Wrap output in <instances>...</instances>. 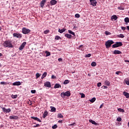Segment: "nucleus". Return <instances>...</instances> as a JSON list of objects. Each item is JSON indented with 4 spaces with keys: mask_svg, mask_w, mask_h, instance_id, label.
<instances>
[{
    "mask_svg": "<svg viewBox=\"0 0 129 129\" xmlns=\"http://www.w3.org/2000/svg\"><path fill=\"white\" fill-rule=\"evenodd\" d=\"M3 46L6 48H13L14 45L12 44V42L10 40H6L3 43Z\"/></svg>",
    "mask_w": 129,
    "mask_h": 129,
    "instance_id": "1",
    "label": "nucleus"
},
{
    "mask_svg": "<svg viewBox=\"0 0 129 129\" xmlns=\"http://www.w3.org/2000/svg\"><path fill=\"white\" fill-rule=\"evenodd\" d=\"M112 44H114V42L111 40H109L107 41L105 43L106 48L107 49H109L110 48V46L112 45Z\"/></svg>",
    "mask_w": 129,
    "mask_h": 129,
    "instance_id": "2",
    "label": "nucleus"
},
{
    "mask_svg": "<svg viewBox=\"0 0 129 129\" xmlns=\"http://www.w3.org/2000/svg\"><path fill=\"white\" fill-rule=\"evenodd\" d=\"M70 95H71V93L69 91H67L64 93L62 92L60 94V96L61 97H65V96L69 97V96H70Z\"/></svg>",
    "mask_w": 129,
    "mask_h": 129,
    "instance_id": "3",
    "label": "nucleus"
},
{
    "mask_svg": "<svg viewBox=\"0 0 129 129\" xmlns=\"http://www.w3.org/2000/svg\"><path fill=\"white\" fill-rule=\"evenodd\" d=\"M122 46V43L121 42H116L115 44L112 45V48H117L118 47H121Z\"/></svg>",
    "mask_w": 129,
    "mask_h": 129,
    "instance_id": "4",
    "label": "nucleus"
},
{
    "mask_svg": "<svg viewBox=\"0 0 129 129\" xmlns=\"http://www.w3.org/2000/svg\"><path fill=\"white\" fill-rule=\"evenodd\" d=\"M30 32H31V30L29 29H27L25 27L22 28L23 34H24L25 35H26L27 34H29Z\"/></svg>",
    "mask_w": 129,
    "mask_h": 129,
    "instance_id": "5",
    "label": "nucleus"
},
{
    "mask_svg": "<svg viewBox=\"0 0 129 129\" xmlns=\"http://www.w3.org/2000/svg\"><path fill=\"white\" fill-rule=\"evenodd\" d=\"M13 37L20 39L22 38V35L21 33H13Z\"/></svg>",
    "mask_w": 129,
    "mask_h": 129,
    "instance_id": "6",
    "label": "nucleus"
},
{
    "mask_svg": "<svg viewBox=\"0 0 129 129\" xmlns=\"http://www.w3.org/2000/svg\"><path fill=\"white\" fill-rule=\"evenodd\" d=\"M90 2L91 3V6H93V7H96V5L97 4V2H96V0H90Z\"/></svg>",
    "mask_w": 129,
    "mask_h": 129,
    "instance_id": "7",
    "label": "nucleus"
},
{
    "mask_svg": "<svg viewBox=\"0 0 129 129\" xmlns=\"http://www.w3.org/2000/svg\"><path fill=\"white\" fill-rule=\"evenodd\" d=\"M2 110L4 112H6V113H9L11 111V108L7 109L5 107L2 108Z\"/></svg>",
    "mask_w": 129,
    "mask_h": 129,
    "instance_id": "8",
    "label": "nucleus"
},
{
    "mask_svg": "<svg viewBox=\"0 0 129 129\" xmlns=\"http://www.w3.org/2000/svg\"><path fill=\"white\" fill-rule=\"evenodd\" d=\"M26 44H27V42H24L19 47V49L20 50H23L24 48H25V46H26Z\"/></svg>",
    "mask_w": 129,
    "mask_h": 129,
    "instance_id": "9",
    "label": "nucleus"
},
{
    "mask_svg": "<svg viewBox=\"0 0 129 129\" xmlns=\"http://www.w3.org/2000/svg\"><path fill=\"white\" fill-rule=\"evenodd\" d=\"M44 86L49 88L51 87V83H50V82H46L44 83Z\"/></svg>",
    "mask_w": 129,
    "mask_h": 129,
    "instance_id": "10",
    "label": "nucleus"
},
{
    "mask_svg": "<svg viewBox=\"0 0 129 129\" xmlns=\"http://www.w3.org/2000/svg\"><path fill=\"white\" fill-rule=\"evenodd\" d=\"M31 118H32V119H34V120H37V121H39V122H41V121H42L41 119H39V118L37 117L31 116Z\"/></svg>",
    "mask_w": 129,
    "mask_h": 129,
    "instance_id": "11",
    "label": "nucleus"
},
{
    "mask_svg": "<svg viewBox=\"0 0 129 129\" xmlns=\"http://www.w3.org/2000/svg\"><path fill=\"white\" fill-rule=\"evenodd\" d=\"M13 86H19L21 85V82H16L13 83Z\"/></svg>",
    "mask_w": 129,
    "mask_h": 129,
    "instance_id": "12",
    "label": "nucleus"
},
{
    "mask_svg": "<svg viewBox=\"0 0 129 129\" xmlns=\"http://www.w3.org/2000/svg\"><path fill=\"white\" fill-rule=\"evenodd\" d=\"M45 4H46V0H42L40 3L41 8H43Z\"/></svg>",
    "mask_w": 129,
    "mask_h": 129,
    "instance_id": "13",
    "label": "nucleus"
},
{
    "mask_svg": "<svg viewBox=\"0 0 129 129\" xmlns=\"http://www.w3.org/2000/svg\"><path fill=\"white\" fill-rule=\"evenodd\" d=\"M51 6H54L57 4V1L56 0H51L50 1Z\"/></svg>",
    "mask_w": 129,
    "mask_h": 129,
    "instance_id": "14",
    "label": "nucleus"
},
{
    "mask_svg": "<svg viewBox=\"0 0 129 129\" xmlns=\"http://www.w3.org/2000/svg\"><path fill=\"white\" fill-rule=\"evenodd\" d=\"M65 31H66V28H62V29H58V33H60V34H62V33H64V32H65Z\"/></svg>",
    "mask_w": 129,
    "mask_h": 129,
    "instance_id": "15",
    "label": "nucleus"
},
{
    "mask_svg": "<svg viewBox=\"0 0 129 129\" xmlns=\"http://www.w3.org/2000/svg\"><path fill=\"white\" fill-rule=\"evenodd\" d=\"M10 119H18L19 118V117L17 116H10Z\"/></svg>",
    "mask_w": 129,
    "mask_h": 129,
    "instance_id": "16",
    "label": "nucleus"
},
{
    "mask_svg": "<svg viewBox=\"0 0 129 129\" xmlns=\"http://www.w3.org/2000/svg\"><path fill=\"white\" fill-rule=\"evenodd\" d=\"M89 122H91V123H92V124H94L95 125H97V123H96V122H95V121H94L92 119H90Z\"/></svg>",
    "mask_w": 129,
    "mask_h": 129,
    "instance_id": "17",
    "label": "nucleus"
},
{
    "mask_svg": "<svg viewBox=\"0 0 129 129\" xmlns=\"http://www.w3.org/2000/svg\"><path fill=\"white\" fill-rule=\"evenodd\" d=\"M123 95L125 96L126 98H129V93L126 92H123Z\"/></svg>",
    "mask_w": 129,
    "mask_h": 129,
    "instance_id": "18",
    "label": "nucleus"
},
{
    "mask_svg": "<svg viewBox=\"0 0 129 129\" xmlns=\"http://www.w3.org/2000/svg\"><path fill=\"white\" fill-rule=\"evenodd\" d=\"M64 36L68 38V39H71V38H72V35H71V34H69L68 33H67L64 35Z\"/></svg>",
    "mask_w": 129,
    "mask_h": 129,
    "instance_id": "19",
    "label": "nucleus"
},
{
    "mask_svg": "<svg viewBox=\"0 0 129 129\" xmlns=\"http://www.w3.org/2000/svg\"><path fill=\"white\" fill-rule=\"evenodd\" d=\"M48 115V112L46 110L44 111V112L43 113V118H45L46 117V116H47Z\"/></svg>",
    "mask_w": 129,
    "mask_h": 129,
    "instance_id": "20",
    "label": "nucleus"
},
{
    "mask_svg": "<svg viewBox=\"0 0 129 129\" xmlns=\"http://www.w3.org/2000/svg\"><path fill=\"white\" fill-rule=\"evenodd\" d=\"M59 87H60V88H61V85H60L59 84H55L54 85V88H59Z\"/></svg>",
    "mask_w": 129,
    "mask_h": 129,
    "instance_id": "21",
    "label": "nucleus"
},
{
    "mask_svg": "<svg viewBox=\"0 0 129 129\" xmlns=\"http://www.w3.org/2000/svg\"><path fill=\"white\" fill-rule=\"evenodd\" d=\"M114 54H121V51H119V50H115L113 52Z\"/></svg>",
    "mask_w": 129,
    "mask_h": 129,
    "instance_id": "22",
    "label": "nucleus"
},
{
    "mask_svg": "<svg viewBox=\"0 0 129 129\" xmlns=\"http://www.w3.org/2000/svg\"><path fill=\"white\" fill-rule=\"evenodd\" d=\"M47 76V72H44L41 77V79H44V78H45V77H46Z\"/></svg>",
    "mask_w": 129,
    "mask_h": 129,
    "instance_id": "23",
    "label": "nucleus"
},
{
    "mask_svg": "<svg viewBox=\"0 0 129 129\" xmlns=\"http://www.w3.org/2000/svg\"><path fill=\"white\" fill-rule=\"evenodd\" d=\"M112 20H114V21H116L117 20V17L116 15H113L111 17Z\"/></svg>",
    "mask_w": 129,
    "mask_h": 129,
    "instance_id": "24",
    "label": "nucleus"
},
{
    "mask_svg": "<svg viewBox=\"0 0 129 129\" xmlns=\"http://www.w3.org/2000/svg\"><path fill=\"white\" fill-rule=\"evenodd\" d=\"M105 85H107L108 86H109L110 85V82L109 81L106 80L105 81Z\"/></svg>",
    "mask_w": 129,
    "mask_h": 129,
    "instance_id": "25",
    "label": "nucleus"
},
{
    "mask_svg": "<svg viewBox=\"0 0 129 129\" xmlns=\"http://www.w3.org/2000/svg\"><path fill=\"white\" fill-rule=\"evenodd\" d=\"M95 100H96V98L95 97H93L91 100H89V101H90V102H92V103H93V102H94Z\"/></svg>",
    "mask_w": 129,
    "mask_h": 129,
    "instance_id": "26",
    "label": "nucleus"
},
{
    "mask_svg": "<svg viewBox=\"0 0 129 129\" xmlns=\"http://www.w3.org/2000/svg\"><path fill=\"white\" fill-rule=\"evenodd\" d=\"M45 53L46 54V57H48V56H50V55H51V53L48 51H45Z\"/></svg>",
    "mask_w": 129,
    "mask_h": 129,
    "instance_id": "27",
    "label": "nucleus"
},
{
    "mask_svg": "<svg viewBox=\"0 0 129 129\" xmlns=\"http://www.w3.org/2000/svg\"><path fill=\"white\" fill-rule=\"evenodd\" d=\"M0 84H2V85H7V84H10V83L6 82H1Z\"/></svg>",
    "mask_w": 129,
    "mask_h": 129,
    "instance_id": "28",
    "label": "nucleus"
},
{
    "mask_svg": "<svg viewBox=\"0 0 129 129\" xmlns=\"http://www.w3.org/2000/svg\"><path fill=\"white\" fill-rule=\"evenodd\" d=\"M115 74L117 75H120V76H121V74H122V73L121 71H117L115 72Z\"/></svg>",
    "mask_w": 129,
    "mask_h": 129,
    "instance_id": "29",
    "label": "nucleus"
},
{
    "mask_svg": "<svg viewBox=\"0 0 129 129\" xmlns=\"http://www.w3.org/2000/svg\"><path fill=\"white\" fill-rule=\"evenodd\" d=\"M117 37L118 38H124V35H123V34H119L118 35H117Z\"/></svg>",
    "mask_w": 129,
    "mask_h": 129,
    "instance_id": "30",
    "label": "nucleus"
},
{
    "mask_svg": "<svg viewBox=\"0 0 129 129\" xmlns=\"http://www.w3.org/2000/svg\"><path fill=\"white\" fill-rule=\"evenodd\" d=\"M50 111L51 112H55V111H56V108L55 107H52V108H51V110H50Z\"/></svg>",
    "mask_w": 129,
    "mask_h": 129,
    "instance_id": "31",
    "label": "nucleus"
},
{
    "mask_svg": "<svg viewBox=\"0 0 129 129\" xmlns=\"http://www.w3.org/2000/svg\"><path fill=\"white\" fill-rule=\"evenodd\" d=\"M68 32L69 34H71V35H73V36H75V33L73 32L72 31L68 30Z\"/></svg>",
    "mask_w": 129,
    "mask_h": 129,
    "instance_id": "32",
    "label": "nucleus"
},
{
    "mask_svg": "<svg viewBox=\"0 0 129 129\" xmlns=\"http://www.w3.org/2000/svg\"><path fill=\"white\" fill-rule=\"evenodd\" d=\"M69 82H70V81H69V80H66L63 82V84H68V83H69Z\"/></svg>",
    "mask_w": 129,
    "mask_h": 129,
    "instance_id": "33",
    "label": "nucleus"
},
{
    "mask_svg": "<svg viewBox=\"0 0 129 129\" xmlns=\"http://www.w3.org/2000/svg\"><path fill=\"white\" fill-rule=\"evenodd\" d=\"M124 81H125L126 84H127V85H129V80H128V79H125L124 80Z\"/></svg>",
    "mask_w": 129,
    "mask_h": 129,
    "instance_id": "34",
    "label": "nucleus"
},
{
    "mask_svg": "<svg viewBox=\"0 0 129 129\" xmlns=\"http://www.w3.org/2000/svg\"><path fill=\"white\" fill-rule=\"evenodd\" d=\"M91 66H92V67H95V66H96V62L93 61L91 63Z\"/></svg>",
    "mask_w": 129,
    "mask_h": 129,
    "instance_id": "35",
    "label": "nucleus"
},
{
    "mask_svg": "<svg viewBox=\"0 0 129 129\" xmlns=\"http://www.w3.org/2000/svg\"><path fill=\"white\" fill-rule=\"evenodd\" d=\"M79 50H81L82 51H84V48H83V45H80L79 47Z\"/></svg>",
    "mask_w": 129,
    "mask_h": 129,
    "instance_id": "36",
    "label": "nucleus"
},
{
    "mask_svg": "<svg viewBox=\"0 0 129 129\" xmlns=\"http://www.w3.org/2000/svg\"><path fill=\"white\" fill-rule=\"evenodd\" d=\"M124 22L125 23H129V18L128 17H126L125 19H124Z\"/></svg>",
    "mask_w": 129,
    "mask_h": 129,
    "instance_id": "37",
    "label": "nucleus"
},
{
    "mask_svg": "<svg viewBox=\"0 0 129 129\" xmlns=\"http://www.w3.org/2000/svg\"><path fill=\"white\" fill-rule=\"evenodd\" d=\"M105 35H106V36H108V35H111V33L107 31H106L105 32Z\"/></svg>",
    "mask_w": 129,
    "mask_h": 129,
    "instance_id": "38",
    "label": "nucleus"
},
{
    "mask_svg": "<svg viewBox=\"0 0 129 129\" xmlns=\"http://www.w3.org/2000/svg\"><path fill=\"white\" fill-rule=\"evenodd\" d=\"M118 111H119V112H124V110L121 108H118Z\"/></svg>",
    "mask_w": 129,
    "mask_h": 129,
    "instance_id": "39",
    "label": "nucleus"
},
{
    "mask_svg": "<svg viewBox=\"0 0 129 129\" xmlns=\"http://www.w3.org/2000/svg\"><path fill=\"white\" fill-rule=\"evenodd\" d=\"M54 39H55V40H60V39H61V37H60V36H59L56 35V36H55Z\"/></svg>",
    "mask_w": 129,
    "mask_h": 129,
    "instance_id": "40",
    "label": "nucleus"
},
{
    "mask_svg": "<svg viewBox=\"0 0 129 129\" xmlns=\"http://www.w3.org/2000/svg\"><path fill=\"white\" fill-rule=\"evenodd\" d=\"M49 32H50V30H46L44 31V34H45V35H47V34H48V33H49Z\"/></svg>",
    "mask_w": 129,
    "mask_h": 129,
    "instance_id": "41",
    "label": "nucleus"
},
{
    "mask_svg": "<svg viewBox=\"0 0 129 129\" xmlns=\"http://www.w3.org/2000/svg\"><path fill=\"white\" fill-rule=\"evenodd\" d=\"M11 97L12 98H17V97H18V95H11Z\"/></svg>",
    "mask_w": 129,
    "mask_h": 129,
    "instance_id": "42",
    "label": "nucleus"
},
{
    "mask_svg": "<svg viewBox=\"0 0 129 129\" xmlns=\"http://www.w3.org/2000/svg\"><path fill=\"white\" fill-rule=\"evenodd\" d=\"M40 76H41V75H40V74L37 73V74H36V79H38V78L39 77H40Z\"/></svg>",
    "mask_w": 129,
    "mask_h": 129,
    "instance_id": "43",
    "label": "nucleus"
},
{
    "mask_svg": "<svg viewBox=\"0 0 129 129\" xmlns=\"http://www.w3.org/2000/svg\"><path fill=\"white\" fill-rule=\"evenodd\" d=\"M57 116L60 118H63V115L62 114H58Z\"/></svg>",
    "mask_w": 129,
    "mask_h": 129,
    "instance_id": "44",
    "label": "nucleus"
},
{
    "mask_svg": "<svg viewBox=\"0 0 129 129\" xmlns=\"http://www.w3.org/2000/svg\"><path fill=\"white\" fill-rule=\"evenodd\" d=\"M85 57H86L87 58H89V57H91V54L89 53V54L86 55Z\"/></svg>",
    "mask_w": 129,
    "mask_h": 129,
    "instance_id": "45",
    "label": "nucleus"
},
{
    "mask_svg": "<svg viewBox=\"0 0 129 129\" xmlns=\"http://www.w3.org/2000/svg\"><path fill=\"white\" fill-rule=\"evenodd\" d=\"M75 17L76 18H80V15H79V14H76L75 15Z\"/></svg>",
    "mask_w": 129,
    "mask_h": 129,
    "instance_id": "46",
    "label": "nucleus"
},
{
    "mask_svg": "<svg viewBox=\"0 0 129 129\" xmlns=\"http://www.w3.org/2000/svg\"><path fill=\"white\" fill-rule=\"evenodd\" d=\"M52 128L53 129L57 128V124H54V125H53L52 126Z\"/></svg>",
    "mask_w": 129,
    "mask_h": 129,
    "instance_id": "47",
    "label": "nucleus"
},
{
    "mask_svg": "<svg viewBox=\"0 0 129 129\" xmlns=\"http://www.w3.org/2000/svg\"><path fill=\"white\" fill-rule=\"evenodd\" d=\"M81 98H84L85 97V95L83 93H81Z\"/></svg>",
    "mask_w": 129,
    "mask_h": 129,
    "instance_id": "48",
    "label": "nucleus"
},
{
    "mask_svg": "<svg viewBox=\"0 0 129 129\" xmlns=\"http://www.w3.org/2000/svg\"><path fill=\"white\" fill-rule=\"evenodd\" d=\"M31 93L34 94L36 93V90H32L31 91Z\"/></svg>",
    "mask_w": 129,
    "mask_h": 129,
    "instance_id": "49",
    "label": "nucleus"
},
{
    "mask_svg": "<svg viewBox=\"0 0 129 129\" xmlns=\"http://www.w3.org/2000/svg\"><path fill=\"white\" fill-rule=\"evenodd\" d=\"M97 86H98V87H100V86H101V83H100V82L98 83Z\"/></svg>",
    "mask_w": 129,
    "mask_h": 129,
    "instance_id": "50",
    "label": "nucleus"
},
{
    "mask_svg": "<svg viewBox=\"0 0 129 129\" xmlns=\"http://www.w3.org/2000/svg\"><path fill=\"white\" fill-rule=\"evenodd\" d=\"M117 121H121V118H120V117L117 118Z\"/></svg>",
    "mask_w": 129,
    "mask_h": 129,
    "instance_id": "51",
    "label": "nucleus"
},
{
    "mask_svg": "<svg viewBox=\"0 0 129 129\" xmlns=\"http://www.w3.org/2000/svg\"><path fill=\"white\" fill-rule=\"evenodd\" d=\"M118 10H121L122 11H123V10H124V8H123V7H118Z\"/></svg>",
    "mask_w": 129,
    "mask_h": 129,
    "instance_id": "52",
    "label": "nucleus"
},
{
    "mask_svg": "<svg viewBox=\"0 0 129 129\" xmlns=\"http://www.w3.org/2000/svg\"><path fill=\"white\" fill-rule=\"evenodd\" d=\"M121 30H123V31H125V30H126V28H125V27L122 26L121 27Z\"/></svg>",
    "mask_w": 129,
    "mask_h": 129,
    "instance_id": "53",
    "label": "nucleus"
},
{
    "mask_svg": "<svg viewBox=\"0 0 129 129\" xmlns=\"http://www.w3.org/2000/svg\"><path fill=\"white\" fill-rule=\"evenodd\" d=\"M38 126H40V125L39 124H36V125L33 126V127H38Z\"/></svg>",
    "mask_w": 129,
    "mask_h": 129,
    "instance_id": "54",
    "label": "nucleus"
},
{
    "mask_svg": "<svg viewBox=\"0 0 129 129\" xmlns=\"http://www.w3.org/2000/svg\"><path fill=\"white\" fill-rule=\"evenodd\" d=\"M51 79H56V76H54V75H52L51 76Z\"/></svg>",
    "mask_w": 129,
    "mask_h": 129,
    "instance_id": "55",
    "label": "nucleus"
},
{
    "mask_svg": "<svg viewBox=\"0 0 129 129\" xmlns=\"http://www.w3.org/2000/svg\"><path fill=\"white\" fill-rule=\"evenodd\" d=\"M62 58H59L58 59V61H59V62H61V61H62Z\"/></svg>",
    "mask_w": 129,
    "mask_h": 129,
    "instance_id": "56",
    "label": "nucleus"
},
{
    "mask_svg": "<svg viewBox=\"0 0 129 129\" xmlns=\"http://www.w3.org/2000/svg\"><path fill=\"white\" fill-rule=\"evenodd\" d=\"M75 124H76V123L74 122V123H72V124H70L69 125H70V126H71V125H75Z\"/></svg>",
    "mask_w": 129,
    "mask_h": 129,
    "instance_id": "57",
    "label": "nucleus"
},
{
    "mask_svg": "<svg viewBox=\"0 0 129 129\" xmlns=\"http://www.w3.org/2000/svg\"><path fill=\"white\" fill-rule=\"evenodd\" d=\"M103 89H107V86H103Z\"/></svg>",
    "mask_w": 129,
    "mask_h": 129,
    "instance_id": "58",
    "label": "nucleus"
},
{
    "mask_svg": "<svg viewBox=\"0 0 129 129\" xmlns=\"http://www.w3.org/2000/svg\"><path fill=\"white\" fill-rule=\"evenodd\" d=\"M102 107H103V104H102L100 106L99 108H101Z\"/></svg>",
    "mask_w": 129,
    "mask_h": 129,
    "instance_id": "59",
    "label": "nucleus"
},
{
    "mask_svg": "<svg viewBox=\"0 0 129 129\" xmlns=\"http://www.w3.org/2000/svg\"><path fill=\"white\" fill-rule=\"evenodd\" d=\"M58 122H63V120H59Z\"/></svg>",
    "mask_w": 129,
    "mask_h": 129,
    "instance_id": "60",
    "label": "nucleus"
},
{
    "mask_svg": "<svg viewBox=\"0 0 129 129\" xmlns=\"http://www.w3.org/2000/svg\"><path fill=\"white\" fill-rule=\"evenodd\" d=\"M124 62H128L129 63V60H124Z\"/></svg>",
    "mask_w": 129,
    "mask_h": 129,
    "instance_id": "61",
    "label": "nucleus"
},
{
    "mask_svg": "<svg viewBox=\"0 0 129 129\" xmlns=\"http://www.w3.org/2000/svg\"><path fill=\"white\" fill-rule=\"evenodd\" d=\"M2 56H3V54L0 53V57H2Z\"/></svg>",
    "mask_w": 129,
    "mask_h": 129,
    "instance_id": "62",
    "label": "nucleus"
},
{
    "mask_svg": "<svg viewBox=\"0 0 129 129\" xmlns=\"http://www.w3.org/2000/svg\"><path fill=\"white\" fill-rule=\"evenodd\" d=\"M126 28H127V30H128V31H129V26H127Z\"/></svg>",
    "mask_w": 129,
    "mask_h": 129,
    "instance_id": "63",
    "label": "nucleus"
},
{
    "mask_svg": "<svg viewBox=\"0 0 129 129\" xmlns=\"http://www.w3.org/2000/svg\"><path fill=\"white\" fill-rule=\"evenodd\" d=\"M74 29H76V26H74Z\"/></svg>",
    "mask_w": 129,
    "mask_h": 129,
    "instance_id": "64",
    "label": "nucleus"
}]
</instances>
